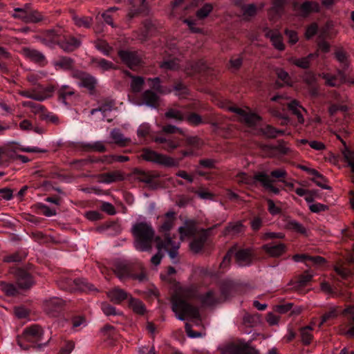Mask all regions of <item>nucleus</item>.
I'll return each instance as SVG.
<instances>
[{"instance_id": "nucleus-23", "label": "nucleus", "mask_w": 354, "mask_h": 354, "mask_svg": "<svg viewBox=\"0 0 354 354\" xmlns=\"http://www.w3.org/2000/svg\"><path fill=\"white\" fill-rule=\"evenodd\" d=\"M293 9L299 16L306 18L313 12H319L320 6L319 3L312 1H306L301 3L295 2Z\"/></svg>"}, {"instance_id": "nucleus-35", "label": "nucleus", "mask_w": 354, "mask_h": 354, "mask_svg": "<svg viewBox=\"0 0 354 354\" xmlns=\"http://www.w3.org/2000/svg\"><path fill=\"white\" fill-rule=\"evenodd\" d=\"M108 296L111 300L116 304H120L124 300L129 301V297H131L123 289H121L118 287H115L109 290L108 292Z\"/></svg>"}, {"instance_id": "nucleus-31", "label": "nucleus", "mask_w": 354, "mask_h": 354, "mask_svg": "<svg viewBox=\"0 0 354 354\" xmlns=\"http://www.w3.org/2000/svg\"><path fill=\"white\" fill-rule=\"evenodd\" d=\"M265 36L268 38L274 48L279 51L285 50V44L282 35L278 31L266 28L264 30Z\"/></svg>"}, {"instance_id": "nucleus-24", "label": "nucleus", "mask_w": 354, "mask_h": 354, "mask_svg": "<svg viewBox=\"0 0 354 354\" xmlns=\"http://www.w3.org/2000/svg\"><path fill=\"white\" fill-rule=\"evenodd\" d=\"M176 219V213L174 211H169L160 218L159 231L164 235L163 239L167 236L171 237L169 232L173 228Z\"/></svg>"}, {"instance_id": "nucleus-8", "label": "nucleus", "mask_w": 354, "mask_h": 354, "mask_svg": "<svg viewBox=\"0 0 354 354\" xmlns=\"http://www.w3.org/2000/svg\"><path fill=\"white\" fill-rule=\"evenodd\" d=\"M180 239L183 240L185 237L192 239L189 243L190 249L195 253H198L203 250L205 244L207 240V232L205 230H198L194 221L187 220L184 225L178 228Z\"/></svg>"}, {"instance_id": "nucleus-45", "label": "nucleus", "mask_w": 354, "mask_h": 354, "mask_svg": "<svg viewBox=\"0 0 354 354\" xmlns=\"http://www.w3.org/2000/svg\"><path fill=\"white\" fill-rule=\"evenodd\" d=\"M313 328L311 326H307L301 327L299 329V336L300 341L304 345H309L313 338L312 332Z\"/></svg>"}, {"instance_id": "nucleus-14", "label": "nucleus", "mask_w": 354, "mask_h": 354, "mask_svg": "<svg viewBox=\"0 0 354 354\" xmlns=\"http://www.w3.org/2000/svg\"><path fill=\"white\" fill-rule=\"evenodd\" d=\"M59 288L68 291H91L95 290L93 286L88 283L86 279L73 278L71 275H61L57 281Z\"/></svg>"}, {"instance_id": "nucleus-37", "label": "nucleus", "mask_w": 354, "mask_h": 354, "mask_svg": "<svg viewBox=\"0 0 354 354\" xmlns=\"http://www.w3.org/2000/svg\"><path fill=\"white\" fill-rule=\"evenodd\" d=\"M315 57V55L313 53H310L306 57H292L290 58V62L296 66L298 68L302 69H308L310 66V62Z\"/></svg>"}, {"instance_id": "nucleus-55", "label": "nucleus", "mask_w": 354, "mask_h": 354, "mask_svg": "<svg viewBox=\"0 0 354 354\" xmlns=\"http://www.w3.org/2000/svg\"><path fill=\"white\" fill-rule=\"evenodd\" d=\"M277 78L279 81L281 82H279L280 86L283 85H290L291 80L290 77L288 72L281 68H278L276 71Z\"/></svg>"}, {"instance_id": "nucleus-54", "label": "nucleus", "mask_w": 354, "mask_h": 354, "mask_svg": "<svg viewBox=\"0 0 354 354\" xmlns=\"http://www.w3.org/2000/svg\"><path fill=\"white\" fill-rule=\"evenodd\" d=\"M213 10L212 3H206L196 11V15L198 19H205Z\"/></svg>"}, {"instance_id": "nucleus-13", "label": "nucleus", "mask_w": 354, "mask_h": 354, "mask_svg": "<svg viewBox=\"0 0 354 354\" xmlns=\"http://www.w3.org/2000/svg\"><path fill=\"white\" fill-rule=\"evenodd\" d=\"M234 256L236 263L242 267L250 266L255 259V255L250 248H232L223 257L220 268L223 270L227 268Z\"/></svg>"}, {"instance_id": "nucleus-46", "label": "nucleus", "mask_w": 354, "mask_h": 354, "mask_svg": "<svg viewBox=\"0 0 354 354\" xmlns=\"http://www.w3.org/2000/svg\"><path fill=\"white\" fill-rule=\"evenodd\" d=\"M111 138L114 143L121 147L127 145L131 141L130 139L125 138L119 129H116L111 131Z\"/></svg>"}, {"instance_id": "nucleus-7", "label": "nucleus", "mask_w": 354, "mask_h": 354, "mask_svg": "<svg viewBox=\"0 0 354 354\" xmlns=\"http://www.w3.org/2000/svg\"><path fill=\"white\" fill-rule=\"evenodd\" d=\"M229 109L236 114L241 122L249 127L259 129L261 133L266 138H275L278 136L285 134L284 130L276 129L270 124H263L261 117L255 113L245 111L236 105L230 106Z\"/></svg>"}, {"instance_id": "nucleus-38", "label": "nucleus", "mask_w": 354, "mask_h": 354, "mask_svg": "<svg viewBox=\"0 0 354 354\" xmlns=\"http://www.w3.org/2000/svg\"><path fill=\"white\" fill-rule=\"evenodd\" d=\"M313 275L309 273H304L300 275L297 280L290 281L289 286L297 291H301L311 281Z\"/></svg>"}, {"instance_id": "nucleus-11", "label": "nucleus", "mask_w": 354, "mask_h": 354, "mask_svg": "<svg viewBox=\"0 0 354 354\" xmlns=\"http://www.w3.org/2000/svg\"><path fill=\"white\" fill-rule=\"evenodd\" d=\"M43 335V328L37 324H32L24 328L22 335L17 337V344L24 350L41 348L47 344L41 343Z\"/></svg>"}, {"instance_id": "nucleus-28", "label": "nucleus", "mask_w": 354, "mask_h": 354, "mask_svg": "<svg viewBox=\"0 0 354 354\" xmlns=\"http://www.w3.org/2000/svg\"><path fill=\"white\" fill-rule=\"evenodd\" d=\"M254 179L259 183L267 191L274 194H279L280 189L273 185V180L263 171L257 172L254 176Z\"/></svg>"}, {"instance_id": "nucleus-52", "label": "nucleus", "mask_w": 354, "mask_h": 354, "mask_svg": "<svg viewBox=\"0 0 354 354\" xmlns=\"http://www.w3.org/2000/svg\"><path fill=\"white\" fill-rule=\"evenodd\" d=\"M0 287L7 296H15L19 292V288L13 283L1 282Z\"/></svg>"}, {"instance_id": "nucleus-44", "label": "nucleus", "mask_w": 354, "mask_h": 354, "mask_svg": "<svg viewBox=\"0 0 354 354\" xmlns=\"http://www.w3.org/2000/svg\"><path fill=\"white\" fill-rule=\"evenodd\" d=\"M201 301L204 306H213L219 302L220 298L213 290H209L201 296Z\"/></svg>"}, {"instance_id": "nucleus-22", "label": "nucleus", "mask_w": 354, "mask_h": 354, "mask_svg": "<svg viewBox=\"0 0 354 354\" xmlns=\"http://www.w3.org/2000/svg\"><path fill=\"white\" fill-rule=\"evenodd\" d=\"M118 56L122 62L131 70L136 71L142 66V58L137 52L120 50Z\"/></svg>"}, {"instance_id": "nucleus-36", "label": "nucleus", "mask_w": 354, "mask_h": 354, "mask_svg": "<svg viewBox=\"0 0 354 354\" xmlns=\"http://www.w3.org/2000/svg\"><path fill=\"white\" fill-rule=\"evenodd\" d=\"M91 63L95 68L101 70L102 72L118 68L113 62L102 57H93L91 58Z\"/></svg>"}, {"instance_id": "nucleus-63", "label": "nucleus", "mask_w": 354, "mask_h": 354, "mask_svg": "<svg viewBox=\"0 0 354 354\" xmlns=\"http://www.w3.org/2000/svg\"><path fill=\"white\" fill-rule=\"evenodd\" d=\"M36 206L37 209L39 210L41 213L46 216L50 217L56 214L55 209L50 208L48 206L44 203H37Z\"/></svg>"}, {"instance_id": "nucleus-30", "label": "nucleus", "mask_w": 354, "mask_h": 354, "mask_svg": "<svg viewBox=\"0 0 354 354\" xmlns=\"http://www.w3.org/2000/svg\"><path fill=\"white\" fill-rule=\"evenodd\" d=\"M23 54L26 58L40 66H44L48 64L46 56L38 50L24 48L23 49Z\"/></svg>"}, {"instance_id": "nucleus-64", "label": "nucleus", "mask_w": 354, "mask_h": 354, "mask_svg": "<svg viewBox=\"0 0 354 354\" xmlns=\"http://www.w3.org/2000/svg\"><path fill=\"white\" fill-rule=\"evenodd\" d=\"M284 34L288 38V41L290 45H295L299 41V37L297 31L286 28Z\"/></svg>"}, {"instance_id": "nucleus-50", "label": "nucleus", "mask_w": 354, "mask_h": 354, "mask_svg": "<svg viewBox=\"0 0 354 354\" xmlns=\"http://www.w3.org/2000/svg\"><path fill=\"white\" fill-rule=\"evenodd\" d=\"M19 128L23 131H30L32 130L34 132L41 134L44 132V129L39 127H35L29 120H23L19 123Z\"/></svg>"}, {"instance_id": "nucleus-26", "label": "nucleus", "mask_w": 354, "mask_h": 354, "mask_svg": "<svg viewBox=\"0 0 354 354\" xmlns=\"http://www.w3.org/2000/svg\"><path fill=\"white\" fill-rule=\"evenodd\" d=\"M74 76L80 81L82 86L87 88L91 93L95 91L97 84V80L88 73L77 71Z\"/></svg>"}, {"instance_id": "nucleus-19", "label": "nucleus", "mask_w": 354, "mask_h": 354, "mask_svg": "<svg viewBox=\"0 0 354 354\" xmlns=\"http://www.w3.org/2000/svg\"><path fill=\"white\" fill-rule=\"evenodd\" d=\"M10 273L13 274L19 288L28 289L34 283L32 276L21 268L12 267L10 268Z\"/></svg>"}, {"instance_id": "nucleus-2", "label": "nucleus", "mask_w": 354, "mask_h": 354, "mask_svg": "<svg viewBox=\"0 0 354 354\" xmlns=\"http://www.w3.org/2000/svg\"><path fill=\"white\" fill-rule=\"evenodd\" d=\"M153 140L169 152L181 147L178 152L180 160L200 156V150L204 144L199 137L185 135L180 129L171 124L164 126L162 133L155 136Z\"/></svg>"}, {"instance_id": "nucleus-25", "label": "nucleus", "mask_w": 354, "mask_h": 354, "mask_svg": "<svg viewBox=\"0 0 354 354\" xmlns=\"http://www.w3.org/2000/svg\"><path fill=\"white\" fill-rule=\"evenodd\" d=\"M58 100L66 106H71L77 99L75 90L68 86H62L57 91Z\"/></svg>"}, {"instance_id": "nucleus-27", "label": "nucleus", "mask_w": 354, "mask_h": 354, "mask_svg": "<svg viewBox=\"0 0 354 354\" xmlns=\"http://www.w3.org/2000/svg\"><path fill=\"white\" fill-rule=\"evenodd\" d=\"M80 39L70 34L62 33L59 44L60 48L66 53H71L77 49L81 46Z\"/></svg>"}, {"instance_id": "nucleus-58", "label": "nucleus", "mask_w": 354, "mask_h": 354, "mask_svg": "<svg viewBox=\"0 0 354 354\" xmlns=\"http://www.w3.org/2000/svg\"><path fill=\"white\" fill-rule=\"evenodd\" d=\"M43 19L44 17L40 12L29 8L26 23H38Z\"/></svg>"}, {"instance_id": "nucleus-40", "label": "nucleus", "mask_w": 354, "mask_h": 354, "mask_svg": "<svg viewBox=\"0 0 354 354\" xmlns=\"http://www.w3.org/2000/svg\"><path fill=\"white\" fill-rule=\"evenodd\" d=\"M142 100L148 106L157 108L158 106L159 96L152 90H147L142 94Z\"/></svg>"}, {"instance_id": "nucleus-60", "label": "nucleus", "mask_w": 354, "mask_h": 354, "mask_svg": "<svg viewBox=\"0 0 354 354\" xmlns=\"http://www.w3.org/2000/svg\"><path fill=\"white\" fill-rule=\"evenodd\" d=\"M95 47L106 56H109L113 50V48L104 40H98L95 44Z\"/></svg>"}, {"instance_id": "nucleus-59", "label": "nucleus", "mask_w": 354, "mask_h": 354, "mask_svg": "<svg viewBox=\"0 0 354 354\" xmlns=\"http://www.w3.org/2000/svg\"><path fill=\"white\" fill-rule=\"evenodd\" d=\"M137 135L140 140H147L148 138L151 137L149 125L148 124H141L137 131Z\"/></svg>"}, {"instance_id": "nucleus-21", "label": "nucleus", "mask_w": 354, "mask_h": 354, "mask_svg": "<svg viewBox=\"0 0 354 354\" xmlns=\"http://www.w3.org/2000/svg\"><path fill=\"white\" fill-rule=\"evenodd\" d=\"M64 30L61 28L45 30L40 35L41 41L49 48H53L60 44Z\"/></svg>"}, {"instance_id": "nucleus-42", "label": "nucleus", "mask_w": 354, "mask_h": 354, "mask_svg": "<svg viewBox=\"0 0 354 354\" xmlns=\"http://www.w3.org/2000/svg\"><path fill=\"white\" fill-rule=\"evenodd\" d=\"M245 226L241 221L230 223L225 228L224 234L225 236H236L244 232Z\"/></svg>"}, {"instance_id": "nucleus-41", "label": "nucleus", "mask_w": 354, "mask_h": 354, "mask_svg": "<svg viewBox=\"0 0 354 354\" xmlns=\"http://www.w3.org/2000/svg\"><path fill=\"white\" fill-rule=\"evenodd\" d=\"M115 106V102L113 100L110 98L102 99L100 102L99 107L93 109L91 111V113L94 114L97 111H101L104 116L106 115V113L111 111Z\"/></svg>"}, {"instance_id": "nucleus-51", "label": "nucleus", "mask_w": 354, "mask_h": 354, "mask_svg": "<svg viewBox=\"0 0 354 354\" xmlns=\"http://www.w3.org/2000/svg\"><path fill=\"white\" fill-rule=\"evenodd\" d=\"M241 10L244 18L247 20H250L252 17L255 16L257 12V7L254 3L243 5Z\"/></svg>"}, {"instance_id": "nucleus-34", "label": "nucleus", "mask_w": 354, "mask_h": 354, "mask_svg": "<svg viewBox=\"0 0 354 354\" xmlns=\"http://www.w3.org/2000/svg\"><path fill=\"white\" fill-rule=\"evenodd\" d=\"M74 147L81 149L86 151L105 152L107 149L101 141L94 142H78L72 144Z\"/></svg>"}, {"instance_id": "nucleus-43", "label": "nucleus", "mask_w": 354, "mask_h": 354, "mask_svg": "<svg viewBox=\"0 0 354 354\" xmlns=\"http://www.w3.org/2000/svg\"><path fill=\"white\" fill-rule=\"evenodd\" d=\"M66 320L75 330H77L80 327H84L86 326V318L82 315L73 313L68 316Z\"/></svg>"}, {"instance_id": "nucleus-29", "label": "nucleus", "mask_w": 354, "mask_h": 354, "mask_svg": "<svg viewBox=\"0 0 354 354\" xmlns=\"http://www.w3.org/2000/svg\"><path fill=\"white\" fill-rule=\"evenodd\" d=\"M264 252L271 257H280L286 253L287 246L281 242H272L263 245Z\"/></svg>"}, {"instance_id": "nucleus-9", "label": "nucleus", "mask_w": 354, "mask_h": 354, "mask_svg": "<svg viewBox=\"0 0 354 354\" xmlns=\"http://www.w3.org/2000/svg\"><path fill=\"white\" fill-rule=\"evenodd\" d=\"M171 309L176 317L185 321L189 317L195 325H199L201 319L198 308L191 304L184 296L176 294L171 299Z\"/></svg>"}, {"instance_id": "nucleus-57", "label": "nucleus", "mask_w": 354, "mask_h": 354, "mask_svg": "<svg viewBox=\"0 0 354 354\" xmlns=\"http://www.w3.org/2000/svg\"><path fill=\"white\" fill-rule=\"evenodd\" d=\"M243 64V57L241 55L232 57L228 64V68L234 73L239 71Z\"/></svg>"}, {"instance_id": "nucleus-61", "label": "nucleus", "mask_w": 354, "mask_h": 354, "mask_svg": "<svg viewBox=\"0 0 354 354\" xmlns=\"http://www.w3.org/2000/svg\"><path fill=\"white\" fill-rule=\"evenodd\" d=\"M73 19L76 26L79 27H84L86 28H90L93 23V19L89 17H75Z\"/></svg>"}, {"instance_id": "nucleus-49", "label": "nucleus", "mask_w": 354, "mask_h": 354, "mask_svg": "<svg viewBox=\"0 0 354 354\" xmlns=\"http://www.w3.org/2000/svg\"><path fill=\"white\" fill-rule=\"evenodd\" d=\"M124 73L127 76L132 78V82H131V88L133 90V91L139 92L141 90V88L145 83L144 78L142 77L133 76L128 71H125Z\"/></svg>"}, {"instance_id": "nucleus-62", "label": "nucleus", "mask_w": 354, "mask_h": 354, "mask_svg": "<svg viewBox=\"0 0 354 354\" xmlns=\"http://www.w3.org/2000/svg\"><path fill=\"white\" fill-rule=\"evenodd\" d=\"M101 17L106 24L111 26L112 28L118 27L117 24L114 23V20L116 18V14H112L105 10L102 12Z\"/></svg>"}, {"instance_id": "nucleus-56", "label": "nucleus", "mask_w": 354, "mask_h": 354, "mask_svg": "<svg viewBox=\"0 0 354 354\" xmlns=\"http://www.w3.org/2000/svg\"><path fill=\"white\" fill-rule=\"evenodd\" d=\"M101 309L106 316H118L122 315L121 311L117 310L114 306L107 302L102 304Z\"/></svg>"}, {"instance_id": "nucleus-16", "label": "nucleus", "mask_w": 354, "mask_h": 354, "mask_svg": "<svg viewBox=\"0 0 354 354\" xmlns=\"http://www.w3.org/2000/svg\"><path fill=\"white\" fill-rule=\"evenodd\" d=\"M335 57L340 64V69L338 70V77L326 76L325 77L326 84L331 86H336L346 79V70L348 68V62L347 54L342 50L335 52Z\"/></svg>"}, {"instance_id": "nucleus-47", "label": "nucleus", "mask_w": 354, "mask_h": 354, "mask_svg": "<svg viewBox=\"0 0 354 354\" xmlns=\"http://www.w3.org/2000/svg\"><path fill=\"white\" fill-rule=\"evenodd\" d=\"M74 61L68 57H60L54 62L55 66L57 68H62L64 70L71 69L73 66Z\"/></svg>"}, {"instance_id": "nucleus-5", "label": "nucleus", "mask_w": 354, "mask_h": 354, "mask_svg": "<svg viewBox=\"0 0 354 354\" xmlns=\"http://www.w3.org/2000/svg\"><path fill=\"white\" fill-rule=\"evenodd\" d=\"M179 62L178 58L173 57L165 59L160 62V67L163 73V78L166 79L167 82H172L173 84L171 88H166L161 85L162 81L159 77L149 78V86L153 91L160 94L174 92L180 98H186L189 95V88L182 81L171 80L170 73L180 69Z\"/></svg>"}, {"instance_id": "nucleus-15", "label": "nucleus", "mask_w": 354, "mask_h": 354, "mask_svg": "<svg viewBox=\"0 0 354 354\" xmlns=\"http://www.w3.org/2000/svg\"><path fill=\"white\" fill-rule=\"evenodd\" d=\"M140 272H136V268L126 261H118L114 266V272L120 280L133 279L139 281L147 280V275L142 268H139Z\"/></svg>"}, {"instance_id": "nucleus-32", "label": "nucleus", "mask_w": 354, "mask_h": 354, "mask_svg": "<svg viewBox=\"0 0 354 354\" xmlns=\"http://www.w3.org/2000/svg\"><path fill=\"white\" fill-rule=\"evenodd\" d=\"M287 0H272V7L268 10L270 19L275 22L283 15Z\"/></svg>"}, {"instance_id": "nucleus-53", "label": "nucleus", "mask_w": 354, "mask_h": 354, "mask_svg": "<svg viewBox=\"0 0 354 354\" xmlns=\"http://www.w3.org/2000/svg\"><path fill=\"white\" fill-rule=\"evenodd\" d=\"M15 160L13 153L6 152L0 147V167H6L10 162Z\"/></svg>"}, {"instance_id": "nucleus-17", "label": "nucleus", "mask_w": 354, "mask_h": 354, "mask_svg": "<svg viewBox=\"0 0 354 354\" xmlns=\"http://www.w3.org/2000/svg\"><path fill=\"white\" fill-rule=\"evenodd\" d=\"M23 106L24 107L30 108L33 113L38 114L41 120L54 124H59V118L57 115L47 111L44 106L32 101L24 102Z\"/></svg>"}, {"instance_id": "nucleus-6", "label": "nucleus", "mask_w": 354, "mask_h": 354, "mask_svg": "<svg viewBox=\"0 0 354 354\" xmlns=\"http://www.w3.org/2000/svg\"><path fill=\"white\" fill-rule=\"evenodd\" d=\"M271 100L277 104L269 108V112L272 116L281 119L282 124H287L290 122L287 111L297 118L299 124L304 123V114L306 113L307 111L299 101L284 97L282 95H276L271 98Z\"/></svg>"}, {"instance_id": "nucleus-18", "label": "nucleus", "mask_w": 354, "mask_h": 354, "mask_svg": "<svg viewBox=\"0 0 354 354\" xmlns=\"http://www.w3.org/2000/svg\"><path fill=\"white\" fill-rule=\"evenodd\" d=\"M140 156L146 161L151 162L166 167H174L176 161L169 157L158 153L149 148H144Z\"/></svg>"}, {"instance_id": "nucleus-1", "label": "nucleus", "mask_w": 354, "mask_h": 354, "mask_svg": "<svg viewBox=\"0 0 354 354\" xmlns=\"http://www.w3.org/2000/svg\"><path fill=\"white\" fill-rule=\"evenodd\" d=\"M352 180L354 183V177H352ZM349 201L354 210V189L349 192ZM342 235L343 241L348 245L347 257L339 259L335 266L336 279L331 282L324 281L320 283V287L328 296L352 304L347 305L344 309L339 306L330 307L322 316L320 324H330L339 315H342L343 321L339 326V332L351 338L354 337V297L347 288L351 286L354 274V222L351 227L342 230Z\"/></svg>"}, {"instance_id": "nucleus-4", "label": "nucleus", "mask_w": 354, "mask_h": 354, "mask_svg": "<svg viewBox=\"0 0 354 354\" xmlns=\"http://www.w3.org/2000/svg\"><path fill=\"white\" fill-rule=\"evenodd\" d=\"M179 62L178 58L173 57L165 59L160 62V67L163 73V78L166 79L167 82H172L173 84L171 88H166L161 85L162 81L159 77L149 78V86L153 91L160 94L174 92L180 98H186L189 95V88L182 81L171 80L170 73L180 69Z\"/></svg>"}, {"instance_id": "nucleus-39", "label": "nucleus", "mask_w": 354, "mask_h": 354, "mask_svg": "<svg viewBox=\"0 0 354 354\" xmlns=\"http://www.w3.org/2000/svg\"><path fill=\"white\" fill-rule=\"evenodd\" d=\"M100 182L110 184L116 181H121L124 180L123 175L118 171L102 173L99 175Z\"/></svg>"}, {"instance_id": "nucleus-48", "label": "nucleus", "mask_w": 354, "mask_h": 354, "mask_svg": "<svg viewBox=\"0 0 354 354\" xmlns=\"http://www.w3.org/2000/svg\"><path fill=\"white\" fill-rule=\"evenodd\" d=\"M129 305L133 312L140 315H143L146 310L145 304L141 301L132 297H129Z\"/></svg>"}, {"instance_id": "nucleus-3", "label": "nucleus", "mask_w": 354, "mask_h": 354, "mask_svg": "<svg viewBox=\"0 0 354 354\" xmlns=\"http://www.w3.org/2000/svg\"><path fill=\"white\" fill-rule=\"evenodd\" d=\"M165 115L167 118L176 122L186 120L189 124L194 126H198L204 123L209 124L213 131L221 136H227L230 131L229 120L212 111L204 114L202 117L196 113H190L185 115L179 110L170 109L166 112Z\"/></svg>"}, {"instance_id": "nucleus-12", "label": "nucleus", "mask_w": 354, "mask_h": 354, "mask_svg": "<svg viewBox=\"0 0 354 354\" xmlns=\"http://www.w3.org/2000/svg\"><path fill=\"white\" fill-rule=\"evenodd\" d=\"M156 241L158 252L151 257V263L155 266L160 264L163 257V254H162V250L167 252L170 259L173 260V262L176 263V259L178 254V250L180 245V239L178 236L176 235L173 237L167 236L165 239L157 238Z\"/></svg>"}, {"instance_id": "nucleus-33", "label": "nucleus", "mask_w": 354, "mask_h": 354, "mask_svg": "<svg viewBox=\"0 0 354 354\" xmlns=\"http://www.w3.org/2000/svg\"><path fill=\"white\" fill-rule=\"evenodd\" d=\"M56 90V87L54 85H48L44 86L40 84H37L32 87L34 95L35 97H41V100H36L37 101L42 102L50 97L54 91Z\"/></svg>"}, {"instance_id": "nucleus-20", "label": "nucleus", "mask_w": 354, "mask_h": 354, "mask_svg": "<svg viewBox=\"0 0 354 354\" xmlns=\"http://www.w3.org/2000/svg\"><path fill=\"white\" fill-rule=\"evenodd\" d=\"M44 308L46 313L53 317H59L64 315L66 309L65 301L59 297H52L46 301Z\"/></svg>"}, {"instance_id": "nucleus-10", "label": "nucleus", "mask_w": 354, "mask_h": 354, "mask_svg": "<svg viewBox=\"0 0 354 354\" xmlns=\"http://www.w3.org/2000/svg\"><path fill=\"white\" fill-rule=\"evenodd\" d=\"M131 232L137 250L143 252L151 250L155 238V232L150 224L145 222L136 223L133 225Z\"/></svg>"}]
</instances>
